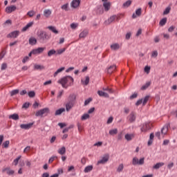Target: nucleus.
Returning <instances> with one entry per match:
<instances>
[{"label":"nucleus","mask_w":177,"mask_h":177,"mask_svg":"<svg viewBox=\"0 0 177 177\" xmlns=\"http://www.w3.org/2000/svg\"><path fill=\"white\" fill-rule=\"evenodd\" d=\"M150 84H151L150 82H147L145 84H144V85L141 87V90H142V91L146 90V89L150 86Z\"/></svg>","instance_id":"473e14b6"},{"label":"nucleus","mask_w":177,"mask_h":177,"mask_svg":"<svg viewBox=\"0 0 177 177\" xmlns=\"http://www.w3.org/2000/svg\"><path fill=\"white\" fill-rule=\"evenodd\" d=\"M92 100L91 97H89L88 99L84 101V106H88L89 104V102Z\"/></svg>","instance_id":"603ef678"},{"label":"nucleus","mask_w":177,"mask_h":177,"mask_svg":"<svg viewBox=\"0 0 177 177\" xmlns=\"http://www.w3.org/2000/svg\"><path fill=\"white\" fill-rule=\"evenodd\" d=\"M30 45H37V39L35 37H30L29 39Z\"/></svg>","instance_id":"b1692460"},{"label":"nucleus","mask_w":177,"mask_h":177,"mask_svg":"<svg viewBox=\"0 0 177 177\" xmlns=\"http://www.w3.org/2000/svg\"><path fill=\"white\" fill-rule=\"evenodd\" d=\"M32 125H34V123H29L26 124H22L20 125V127L21 128V129H30V128H31Z\"/></svg>","instance_id":"dca6fc26"},{"label":"nucleus","mask_w":177,"mask_h":177,"mask_svg":"<svg viewBox=\"0 0 177 177\" xmlns=\"http://www.w3.org/2000/svg\"><path fill=\"white\" fill-rule=\"evenodd\" d=\"M35 15V12L33 10L29 11L28 12V16H29L30 17H32V16H34Z\"/></svg>","instance_id":"864d4df0"},{"label":"nucleus","mask_w":177,"mask_h":177,"mask_svg":"<svg viewBox=\"0 0 177 177\" xmlns=\"http://www.w3.org/2000/svg\"><path fill=\"white\" fill-rule=\"evenodd\" d=\"M149 71H150V66H146L145 67V72L147 73H149Z\"/></svg>","instance_id":"13d9d810"},{"label":"nucleus","mask_w":177,"mask_h":177,"mask_svg":"<svg viewBox=\"0 0 177 177\" xmlns=\"http://www.w3.org/2000/svg\"><path fill=\"white\" fill-rule=\"evenodd\" d=\"M131 36H132V33H131V32H127L126 35V39L129 40V39H131Z\"/></svg>","instance_id":"5fc2aeb1"},{"label":"nucleus","mask_w":177,"mask_h":177,"mask_svg":"<svg viewBox=\"0 0 177 177\" xmlns=\"http://www.w3.org/2000/svg\"><path fill=\"white\" fill-rule=\"evenodd\" d=\"M8 67V65L6 64H2L1 65V70H6V68Z\"/></svg>","instance_id":"0e129e2a"},{"label":"nucleus","mask_w":177,"mask_h":177,"mask_svg":"<svg viewBox=\"0 0 177 177\" xmlns=\"http://www.w3.org/2000/svg\"><path fill=\"white\" fill-rule=\"evenodd\" d=\"M153 138H154V133H151L150 134L149 140V141H148V146L151 145V144L153 143Z\"/></svg>","instance_id":"393cba45"},{"label":"nucleus","mask_w":177,"mask_h":177,"mask_svg":"<svg viewBox=\"0 0 177 177\" xmlns=\"http://www.w3.org/2000/svg\"><path fill=\"white\" fill-rule=\"evenodd\" d=\"M50 110L49 108H44L43 109L39 110L36 112L35 116L36 117H42L44 114H49Z\"/></svg>","instance_id":"20e7f679"},{"label":"nucleus","mask_w":177,"mask_h":177,"mask_svg":"<svg viewBox=\"0 0 177 177\" xmlns=\"http://www.w3.org/2000/svg\"><path fill=\"white\" fill-rule=\"evenodd\" d=\"M19 34H20V32L18 30H15L13 32H11L10 34L7 35L8 38H17L19 37Z\"/></svg>","instance_id":"1a4fd4ad"},{"label":"nucleus","mask_w":177,"mask_h":177,"mask_svg":"<svg viewBox=\"0 0 177 177\" xmlns=\"http://www.w3.org/2000/svg\"><path fill=\"white\" fill-rule=\"evenodd\" d=\"M165 163L162 162H157L155 165L153 166L154 169H158L160 167L164 166Z\"/></svg>","instance_id":"4be33fe9"},{"label":"nucleus","mask_w":177,"mask_h":177,"mask_svg":"<svg viewBox=\"0 0 177 177\" xmlns=\"http://www.w3.org/2000/svg\"><path fill=\"white\" fill-rule=\"evenodd\" d=\"M108 1L109 0H102V2H103V8L105 12H109V10L111 8V3H110V1Z\"/></svg>","instance_id":"39448f33"},{"label":"nucleus","mask_w":177,"mask_h":177,"mask_svg":"<svg viewBox=\"0 0 177 177\" xmlns=\"http://www.w3.org/2000/svg\"><path fill=\"white\" fill-rule=\"evenodd\" d=\"M171 10V8L170 7H167L166 8L165 10L163 12V15H167L170 12Z\"/></svg>","instance_id":"a18cd8bd"},{"label":"nucleus","mask_w":177,"mask_h":177,"mask_svg":"<svg viewBox=\"0 0 177 177\" xmlns=\"http://www.w3.org/2000/svg\"><path fill=\"white\" fill-rule=\"evenodd\" d=\"M55 54H56V50H55L54 49H52V50H50L48 52V57H50V56H52Z\"/></svg>","instance_id":"ea45409f"},{"label":"nucleus","mask_w":177,"mask_h":177,"mask_svg":"<svg viewBox=\"0 0 177 177\" xmlns=\"http://www.w3.org/2000/svg\"><path fill=\"white\" fill-rule=\"evenodd\" d=\"M149 95H147L145 97V98L143 99V101H142V105L145 106L147 102L149 101Z\"/></svg>","instance_id":"58836bf2"},{"label":"nucleus","mask_w":177,"mask_h":177,"mask_svg":"<svg viewBox=\"0 0 177 177\" xmlns=\"http://www.w3.org/2000/svg\"><path fill=\"white\" fill-rule=\"evenodd\" d=\"M64 67H62L58 70H57V71L54 73V77H56V75H57L59 73H62V71H64Z\"/></svg>","instance_id":"a19ab883"},{"label":"nucleus","mask_w":177,"mask_h":177,"mask_svg":"<svg viewBox=\"0 0 177 177\" xmlns=\"http://www.w3.org/2000/svg\"><path fill=\"white\" fill-rule=\"evenodd\" d=\"M141 14H142V9L140 8H139L138 9H137L136 10V13L133 14L132 19H135L140 17Z\"/></svg>","instance_id":"9d476101"},{"label":"nucleus","mask_w":177,"mask_h":177,"mask_svg":"<svg viewBox=\"0 0 177 177\" xmlns=\"http://www.w3.org/2000/svg\"><path fill=\"white\" fill-rule=\"evenodd\" d=\"M37 37L39 39H41V41H47L48 39H50V36L46 33V32L41 31L38 35Z\"/></svg>","instance_id":"7ed1b4c3"},{"label":"nucleus","mask_w":177,"mask_h":177,"mask_svg":"<svg viewBox=\"0 0 177 177\" xmlns=\"http://www.w3.org/2000/svg\"><path fill=\"white\" fill-rule=\"evenodd\" d=\"M133 138H135V135H133V133H127L124 136V138L127 140V141H131L132 140V139H133Z\"/></svg>","instance_id":"a211bd4d"},{"label":"nucleus","mask_w":177,"mask_h":177,"mask_svg":"<svg viewBox=\"0 0 177 177\" xmlns=\"http://www.w3.org/2000/svg\"><path fill=\"white\" fill-rule=\"evenodd\" d=\"M144 160L145 158H141L139 160H138V165H142L144 164Z\"/></svg>","instance_id":"6e6d98bb"},{"label":"nucleus","mask_w":177,"mask_h":177,"mask_svg":"<svg viewBox=\"0 0 177 177\" xmlns=\"http://www.w3.org/2000/svg\"><path fill=\"white\" fill-rule=\"evenodd\" d=\"M29 97H35V91H29L28 93Z\"/></svg>","instance_id":"37998d69"},{"label":"nucleus","mask_w":177,"mask_h":177,"mask_svg":"<svg viewBox=\"0 0 177 177\" xmlns=\"http://www.w3.org/2000/svg\"><path fill=\"white\" fill-rule=\"evenodd\" d=\"M78 26L75 24H71V28L73 29V30H75V28L77 27Z\"/></svg>","instance_id":"e2e57ef3"},{"label":"nucleus","mask_w":177,"mask_h":177,"mask_svg":"<svg viewBox=\"0 0 177 177\" xmlns=\"http://www.w3.org/2000/svg\"><path fill=\"white\" fill-rule=\"evenodd\" d=\"M151 122H145V124H143L142 127H141V131L142 132H146L147 131H149V129H151Z\"/></svg>","instance_id":"423d86ee"},{"label":"nucleus","mask_w":177,"mask_h":177,"mask_svg":"<svg viewBox=\"0 0 177 177\" xmlns=\"http://www.w3.org/2000/svg\"><path fill=\"white\" fill-rule=\"evenodd\" d=\"M64 111H66V109L64 108H61L59 109H57L55 111V115H60V114H62V113H64Z\"/></svg>","instance_id":"5701e85b"},{"label":"nucleus","mask_w":177,"mask_h":177,"mask_svg":"<svg viewBox=\"0 0 177 177\" xmlns=\"http://www.w3.org/2000/svg\"><path fill=\"white\" fill-rule=\"evenodd\" d=\"M167 23V19L166 18H163L160 21V26H164L165 25V24Z\"/></svg>","instance_id":"4c0bfd02"},{"label":"nucleus","mask_w":177,"mask_h":177,"mask_svg":"<svg viewBox=\"0 0 177 177\" xmlns=\"http://www.w3.org/2000/svg\"><path fill=\"white\" fill-rule=\"evenodd\" d=\"M120 48H121V46H120V44L118 43L113 44L111 45V49L113 50H118Z\"/></svg>","instance_id":"aec40b11"},{"label":"nucleus","mask_w":177,"mask_h":177,"mask_svg":"<svg viewBox=\"0 0 177 177\" xmlns=\"http://www.w3.org/2000/svg\"><path fill=\"white\" fill-rule=\"evenodd\" d=\"M58 125L59 127H60V128H64V127H67V124H66V123H59Z\"/></svg>","instance_id":"338daca9"},{"label":"nucleus","mask_w":177,"mask_h":177,"mask_svg":"<svg viewBox=\"0 0 177 177\" xmlns=\"http://www.w3.org/2000/svg\"><path fill=\"white\" fill-rule=\"evenodd\" d=\"M82 82L84 84V85H88V84H89V76H86L85 81L82 80Z\"/></svg>","instance_id":"c03bdc74"},{"label":"nucleus","mask_w":177,"mask_h":177,"mask_svg":"<svg viewBox=\"0 0 177 177\" xmlns=\"http://www.w3.org/2000/svg\"><path fill=\"white\" fill-rule=\"evenodd\" d=\"M61 8L63 10H68V3L63 5Z\"/></svg>","instance_id":"09e8293b"},{"label":"nucleus","mask_w":177,"mask_h":177,"mask_svg":"<svg viewBox=\"0 0 177 177\" xmlns=\"http://www.w3.org/2000/svg\"><path fill=\"white\" fill-rule=\"evenodd\" d=\"M133 165H139V159L137 157H134L132 161Z\"/></svg>","instance_id":"f704fd0d"},{"label":"nucleus","mask_w":177,"mask_h":177,"mask_svg":"<svg viewBox=\"0 0 177 177\" xmlns=\"http://www.w3.org/2000/svg\"><path fill=\"white\" fill-rule=\"evenodd\" d=\"M75 100H77V95L74 93L71 94L68 96V101L71 103H73L74 104H75Z\"/></svg>","instance_id":"9b49d317"},{"label":"nucleus","mask_w":177,"mask_h":177,"mask_svg":"<svg viewBox=\"0 0 177 177\" xmlns=\"http://www.w3.org/2000/svg\"><path fill=\"white\" fill-rule=\"evenodd\" d=\"M17 8L15 6H11L6 8V13H12V12H15Z\"/></svg>","instance_id":"ddd939ff"},{"label":"nucleus","mask_w":177,"mask_h":177,"mask_svg":"<svg viewBox=\"0 0 177 177\" xmlns=\"http://www.w3.org/2000/svg\"><path fill=\"white\" fill-rule=\"evenodd\" d=\"M155 136H156V138H158V140H160V136H161V134H160V131L156 132Z\"/></svg>","instance_id":"4d7b16f0"},{"label":"nucleus","mask_w":177,"mask_h":177,"mask_svg":"<svg viewBox=\"0 0 177 177\" xmlns=\"http://www.w3.org/2000/svg\"><path fill=\"white\" fill-rule=\"evenodd\" d=\"M48 30H50V31L54 32V34H59V31H57V30H56V28H55L54 26H48Z\"/></svg>","instance_id":"cd10ccee"},{"label":"nucleus","mask_w":177,"mask_h":177,"mask_svg":"<svg viewBox=\"0 0 177 177\" xmlns=\"http://www.w3.org/2000/svg\"><path fill=\"white\" fill-rule=\"evenodd\" d=\"M45 50V48H38L32 50L33 55H38V53H42Z\"/></svg>","instance_id":"4468645a"},{"label":"nucleus","mask_w":177,"mask_h":177,"mask_svg":"<svg viewBox=\"0 0 177 177\" xmlns=\"http://www.w3.org/2000/svg\"><path fill=\"white\" fill-rule=\"evenodd\" d=\"M93 111H95V107L91 108V109L88 111V114H92V113H93Z\"/></svg>","instance_id":"680f3d73"},{"label":"nucleus","mask_w":177,"mask_h":177,"mask_svg":"<svg viewBox=\"0 0 177 177\" xmlns=\"http://www.w3.org/2000/svg\"><path fill=\"white\" fill-rule=\"evenodd\" d=\"M109 158H110V155H109V154L104 155L102 158L97 161V165L106 164V162H107V161H109Z\"/></svg>","instance_id":"0eeeda50"},{"label":"nucleus","mask_w":177,"mask_h":177,"mask_svg":"<svg viewBox=\"0 0 177 177\" xmlns=\"http://www.w3.org/2000/svg\"><path fill=\"white\" fill-rule=\"evenodd\" d=\"M92 169H93V166H92V165L87 166L84 169V172H86V173L91 172V171H92Z\"/></svg>","instance_id":"2f4dec72"},{"label":"nucleus","mask_w":177,"mask_h":177,"mask_svg":"<svg viewBox=\"0 0 177 177\" xmlns=\"http://www.w3.org/2000/svg\"><path fill=\"white\" fill-rule=\"evenodd\" d=\"M122 170H124V164L121 163L118 167L117 171L120 173L122 171Z\"/></svg>","instance_id":"c9c22d12"},{"label":"nucleus","mask_w":177,"mask_h":177,"mask_svg":"<svg viewBox=\"0 0 177 177\" xmlns=\"http://www.w3.org/2000/svg\"><path fill=\"white\" fill-rule=\"evenodd\" d=\"M58 153L61 154V156L66 154V147H62L61 149H58Z\"/></svg>","instance_id":"a878e982"},{"label":"nucleus","mask_w":177,"mask_h":177,"mask_svg":"<svg viewBox=\"0 0 177 177\" xmlns=\"http://www.w3.org/2000/svg\"><path fill=\"white\" fill-rule=\"evenodd\" d=\"M89 118V113H84L82 118L81 120L82 121H85V120H88Z\"/></svg>","instance_id":"e433bc0d"},{"label":"nucleus","mask_w":177,"mask_h":177,"mask_svg":"<svg viewBox=\"0 0 177 177\" xmlns=\"http://www.w3.org/2000/svg\"><path fill=\"white\" fill-rule=\"evenodd\" d=\"M34 68H35V70H44V68H45V66H44L42 65L35 64L34 66Z\"/></svg>","instance_id":"7c9ffc66"},{"label":"nucleus","mask_w":177,"mask_h":177,"mask_svg":"<svg viewBox=\"0 0 177 177\" xmlns=\"http://www.w3.org/2000/svg\"><path fill=\"white\" fill-rule=\"evenodd\" d=\"M128 120L130 122H135V120H136V114H135V113H131L129 117H128Z\"/></svg>","instance_id":"2eb2a0df"},{"label":"nucleus","mask_w":177,"mask_h":177,"mask_svg":"<svg viewBox=\"0 0 177 177\" xmlns=\"http://www.w3.org/2000/svg\"><path fill=\"white\" fill-rule=\"evenodd\" d=\"M9 118H12V120H15V121H17V120H19V115H17V113H14L10 115Z\"/></svg>","instance_id":"c756f323"},{"label":"nucleus","mask_w":177,"mask_h":177,"mask_svg":"<svg viewBox=\"0 0 177 177\" xmlns=\"http://www.w3.org/2000/svg\"><path fill=\"white\" fill-rule=\"evenodd\" d=\"M29 59L30 58L28 57V56L25 57L22 60V63H26V62H28Z\"/></svg>","instance_id":"69168bd1"},{"label":"nucleus","mask_w":177,"mask_h":177,"mask_svg":"<svg viewBox=\"0 0 177 177\" xmlns=\"http://www.w3.org/2000/svg\"><path fill=\"white\" fill-rule=\"evenodd\" d=\"M50 15H52V11H50V10H45L44 11V16H45V17H49Z\"/></svg>","instance_id":"bb28decb"},{"label":"nucleus","mask_w":177,"mask_h":177,"mask_svg":"<svg viewBox=\"0 0 177 177\" xmlns=\"http://www.w3.org/2000/svg\"><path fill=\"white\" fill-rule=\"evenodd\" d=\"M2 172H7L8 175H13L15 174V171L11 170L10 168L3 169Z\"/></svg>","instance_id":"6ab92c4d"},{"label":"nucleus","mask_w":177,"mask_h":177,"mask_svg":"<svg viewBox=\"0 0 177 177\" xmlns=\"http://www.w3.org/2000/svg\"><path fill=\"white\" fill-rule=\"evenodd\" d=\"M169 124H165L164 127L161 129V136L164 138L167 135L169 130Z\"/></svg>","instance_id":"6e6552de"},{"label":"nucleus","mask_w":177,"mask_h":177,"mask_svg":"<svg viewBox=\"0 0 177 177\" xmlns=\"http://www.w3.org/2000/svg\"><path fill=\"white\" fill-rule=\"evenodd\" d=\"M74 102H67L66 104V111H70L71 110V109H73V107H74Z\"/></svg>","instance_id":"f8f14e48"},{"label":"nucleus","mask_w":177,"mask_h":177,"mask_svg":"<svg viewBox=\"0 0 177 177\" xmlns=\"http://www.w3.org/2000/svg\"><path fill=\"white\" fill-rule=\"evenodd\" d=\"M80 3H81V1L80 0H73L71 2V6L72 8H74V9H75V8H78V6H80Z\"/></svg>","instance_id":"f3484780"},{"label":"nucleus","mask_w":177,"mask_h":177,"mask_svg":"<svg viewBox=\"0 0 177 177\" xmlns=\"http://www.w3.org/2000/svg\"><path fill=\"white\" fill-rule=\"evenodd\" d=\"M5 26H6V24H10L12 25V20L8 19L7 21H6V22L4 23Z\"/></svg>","instance_id":"774afa93"},{"label":"nucleus","mask_w":177,"mask_h":177,"mask_svg":"<svg viewBox=\"0 0 177 177\" xmlns=\"http://www.w3.org/2000/svg\"><path fill=\"white\" fill-rule=\"evenodd\" d=\"M104 91H98L97 93L99 96H102L103 97H109V95L111 93V90L109 88H103Z\"/></svg>","instance_id":"f03ea898"},{"label":"nucleus","mask_w":177,"mask_h":177,"mask_svg":"<svg viewBox=\"0 0 177 177\" xmlns=\"http://www.w3.org/2000/svg\"><path fill=\"white\" fill-rule=\"evenodd\" d=\"M19 93V89L13 90L10 92V96H15V95H17Z\"/></svg>","instance_id":"79ce46f5"},{"label":"nucleus","mask_w":177,"mask_h":177,"mask_svg":"<svg viewBox=\"0 0 177 177\" xmlns=\"http://www.w3.org/2000/svg\"><path fill=\"white\" fill-rule=\"evenodd\" d=\"M158 57V52L157 50H154L151 53V57L156 58Z\"/></svg>","instance_id":"3c124183"},{"label":"nucleus","mask_w":177,"mask_h":177,"mask_svg":"<svg viewBox=\"0 0 177 177\" xmlns=\"http://www.w3.org/2000/svg\"><path fill=\"white\" fill-rule=\"evenodd\" d=\"M131 4H132V1L128 0L127 1H126L125 3H124L123 7H124V8H128V7L130 6Z\"/></svg>","instance_id":"72a5a7b5"},{"label":"nucleus","mask_w":177,"mask_h":177,"mask_svg":"<svg viewBox=\"0 0 177 177\" xmlns=\"http://www.w3.org/2000/svg\"><path fill=\"white\" fill-rule=\"evenodd\" d=\"M20 158H21V156H19L14 160L15 165H17L19 164V160H20Z\"/></svg>","instance_id":"8fccbe9b"},{"label":"nucleus","mask_w":177,"mask_h":177,"mask_svg":"<svg viewBox=\"0 0 177 177\" xmlns=\"http://www.w3.org/2000/svg\"><path fill=\"white\" fill-rule=\"evenodd\" d=\"M68 78L71 80L72 82H74V79L71 76H66L64 77H62L61 80H58V84H60L62 88H66V84L68 82Z\"/></svg>","instance_id":"f257e3e1"},{"label":"nucleus","mask_w":177,"mask_h":177,"mask_svg":"<svg viewBox=\"0 0 177 177\" xmlns=\"http://www.w3.org/2000/svg\"><path fill=\"white\" fill-rule=\"evenodd\" d=\"M88 30H84L80 34V38H85V37L88 35Z\"/></svg>","instance_id":"c85d7f7f"},{"label":"nucleus","mask_w":177,"mask_h":177,"mask_svg":"<svg viewBox=\"0 0 177 177\" xmlns=\"http://www.w3.org/2000/svg\"><path fill=\"white\" fill-rule=\"evenodd\" d=\"M64 50H66V48L57 50V55H62Z\"/></svg>","instance_id":"bf43d9fd"},{"label":"nucleus","mask_w":177,"mask_h":177,"mask_svg":"<svg viewBox=\"0 0 177 177\" xmlns=\"http://www.w3.org/2000/svg\"><path fill=\"white\" fill-rule=\"evenodd\" d=\"M9 143H10L9 140H6V142H4L3 143V147H4L5 149H8V147H9Z\"/></svg>","instance_id":"49530a36"},{"label":"nucleus","mask_w":177,"mask_h":177,"mask_svg":"<svg viewBox=\"0 0 177 177\" xmlns=\"http://www.w3.org/2000/svg\"><path fill=\"white\" fill-rule=\"evenodd\" d=\"M32 24H34L33 21L29 22L25 27L22 28V31H27L30 28V27H32Z\"/></svg>","instance_id":"412c9836"},{"label":"nucleus","mask_w":177,"mask_h":177,"mask_svg":"<svg viewBox=\"0 0 177 177\" xmlns=\"http://www.w3.org/2000/svg\"><path fill=\"white\" fill-rule=\"evenodd\" d=\"M142 103H143L142 99H140L137 101V102L136 103V105L138 106L140 105Z\"/></svg>","instance_id":"052dcab7"},{"label":"nucleus","mask_w":177,"mask_h":177,"mask_svg":"<svg viewBox=\"0 0 177 177\" xmlns=\"http://www.w3.org/2000/svg\"><path fill=\"white\" fill-rule=\"evenodd\" d=\"M28 107H30V102H25L22 106V109H28Z\"/></svg>","instance_id":"de8ad7c7"}]
</instances>
